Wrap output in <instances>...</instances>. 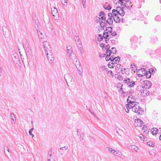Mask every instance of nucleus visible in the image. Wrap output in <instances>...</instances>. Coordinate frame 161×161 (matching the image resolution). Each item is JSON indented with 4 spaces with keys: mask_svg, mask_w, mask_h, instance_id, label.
Wrapping results in <instances>:
<instances>
[{
    "mask_svg": "<svg viewBox=\"0 0 161 161\" xmlns=\"http://www.w3.org/2000/svg\"><path fill=\"white\" fill-rule=\"evenodd\" d=\"M122 67V66L120 64H117L116 66V69L119 70V69H121Z\"/></svg>",
    "mask_w": 161,
    "mask_h": 161,
    "instance_id": "79ce46f5",
    "label": "nucleus"
},
{
    "mask_svg": "<svg viewBox=\"0 0 161 161\" xmlns=\"http://www.w3.org/2000/svg\"><path fill=\"white\" fill-rule=\"evenodd\" d=\"M124 3L123 2H122L121 3V6L123 8V6H124V7H125V4H124Z\"/></svg>",
    "mask_w": 161,
    "mask_h": 161,
    "instance_id": "680f3d73",
    "label": "nucleus"
},
{
    "mask_svg": "<svg viewBox=\"0 0 161 161\" xmlns=\"http://www.w3.org/2000/svg\"><path fill=\"white\" fill-rule=\"evenodd\" d=\"M108 18H113V16L112 15V14L111 13H109L108 14Z\"/></svg>",
    "mask_w": 161,
    "mask_h": 161,
    "instance_id": "6e6d98bb",
    "label": "nucleus"
},
{
    "mask_svg": "<svg viewBox=\"0 0 161 161\" xmlns=\"http://www.w3.org/2000/svg\"><path fill=\"white\" fill-rule=\"evenodd\" d=\"M77 135L79 137L80 140V141H81L83 139V136L84 134L79 129H77Z\"/></svg>",
    "mask_w": 161,
    "mask_h": 161,
    "instance_id": "9b49d317",
    "label": "nucleus"
},
{
    "mask_svg": "<svg viewBox=\"0 0 161 161\" xmlns=\"http://www.w3.org/2000/svg\"><path fill=\"white\" fill-rule=\"evenodd\" d=\"M51 151H49L48 152V155H49V156H48V157H49V158H50V159H51Z\"/></svg>",
    "mask_w": 161,
    "mask_h": 161,
    "instance_id": "13d9d810",
    "label": "nucleus"
},
{
    "mask_svg": "<svg viewBox=\"0 0 161 161\" xmlns=\"http://www.w3.org/2000/svg\"><path fill=\"white\" fill-rule=\"evenodd\" d=\"M140 94L143 97H146L149 94L148 90L147 89H141L139 90Z\"/></svg>",
    "mask_w": 161,
    "mask_h": 161,
    "instance_id": "9d476101",
    "label": "nucleus"
},
{
    "mask_svg": "<svg viewBox=\"0 0 161 161\" xmlns=\"http://www.w3.org/2000/svg\"><path fill=\"white\" fill-rule=\"evenodd\" d=\"M143 122L142 120L140 119H137V121H136L135 123V125L137 127H141L142 124Z\"/></svg>",
    "mask_w": 161,
    "mask_h": 161,
    "instance_id": "ddd939ff",
    "label": "nucleus"
},
{
    "mask_svg": "<svg viewBox=\"0 0 161 161\" xmlns=\"http://www.w3.org/2000/svg\"><path fill=\"white\" fill-rule=\"evenodd\" d=\"M47 161H54L53 160V158H52V159L49 158V157H48L47 158Z\"/></svg>",
    "mask_w": 161,
    "mask_h": 161,
    "instance_id": "052dcab7",
    "label": "nucleus"
},
{
    "mask_svg": "<svg viewBox=\"0 0 161 161\" xmlns=\"http://www.w3.org/2000/svg\"><path fill=\"white\" fill-rule=\"evenodd\" d=\"M104 46H105V44H104L103 43H102V44H101L100 45V46L101 47H104Z\"/></svg>",
    "mask_w": 161,
    "mask_h": 161,
    "instance_id": "338daca9",
    "label": "nucleus"
},
{
    "mask_svg": "<svg viewBox=\"0 0 161 161\" xmlns=\"http://www.w3.org/2000/svg\"><path fill=\"white\" fill-rule=\"evenodd\" d=\"M46 54L49 62L52 64L54 61V58L53 53L51 51H49V52L46 53Z\"/></svg>",
    "mask_w": 161,
    "mask_h": 161,
    "instance_id": "6e6552de",
    "label": "nucleus"
},
{
    "mask_svg": "<svg viewBox=\"0 0 161 161\" xmlns=\"http://www.w3.org/2000/svg\"><path fill=\"white\" fill-rule=\"evenodd\" d=\"M147 144L149 146H151L153 147L154 146V144H153L151 142H147Z\"/></svg>",
    "mask_w": 161,
    "mask_h": 161,
    "instance_id": "09e8293b",
    "label": "nucleus"
},
{
    "mask_svg": "<svg viewBox=\"0 0 161 161\" xmlns=\"http://www.w3.org/2000/svg\"><path fill=\"white\" fill-rule=\"evenodd\" d=\"M130 81V79L128 78H125L123 80V82L125 83H128Z\"/></svg>",
    "mask_w": 161,
    "mask_h": 161,
    "instance_id": "c9c22d12",
    "label": "nucleus"
},
{
    "mask_svg": "<svg viewBox=\"0 0 161 161\" xmlns=\"http://www.w3.org/2000/svg\"><path fill=\"white\" fill-rule=\"evenodd\" d=\"M67 52L69 56V54L73 53V50L72 47L70 45H67L66 46Z\"/></svg>",
    "mask_w": 161,
    "mask_h": 161,
    "instance_id": "f3484780",
    "label": "nucleus"
},
{
    "mask_svg": "<svg viewBox=\"0 0 161 161\" xmlns=\"http://www.w3.org/2000/svg\"><path fill=\"white\" fill-rule=\"evenodd\" d=\"M11 119L12 120L14 121V123L15 120V118L14 115V114H11L10 115Z\"/></svg>",
    "mask_w": 161,
    "mask_h": 161,
    "instance_id": "f704fd0d",
    "label": "nucleus"
},
{
    "mask_svg": "<svg viewBox=\"0 0 161 161\" xmlns=\"http://www.w3.org/2000/svg\"><path fill=\"white\" fill-rule=\"evenodd\" d=\"M64 78L66 82H67L68 81H71V76L70 74H67L65 75Z\"/></svg>",
    "mask_w": 161,
    "mask_h": 161,
    "instance_id": "2eb2a0df",
    "label": "nucleus"
},
{
    "mask_svg": "<svg viewBox=\"0 0 161 161\" xmlns=\"http://www.w3.org/2000/svg\"><path fill=\"white\" fill-rule=\"evenodd\" d=\"M115 58H114V56L113 55H112L110 57V60L111 61H113L114 60V59Z\"/></svg>",
    "mask_w": 161,
    "mask_h": 161,
    "instance_id": "5fc2aeb1",
    "label": "nucleus"
},
{
    "mask_svg": "<svg viewBox=\"0 0 161 161\" xmlns=\"http://www.w3.org/2000/svg\"><path fill=\"white\" fill-rule=\"evenodd\" d=\"M131 149L132 150L137 151L139 149V148L135 145L131 146Z\"/></svg>",
    "mask_w": 161,
    "mask_h": 161,
    "instance_id": "cd10ccee",
    "label": "nucleus"
},
{
    "mask_svg": "<svg viewBox=\"0 0 161 161\" xmlns=\"http://www.w3.org/2000/svg\"><path fill=\"white\" fill-rule=\"evenodd\" d=\"M112 13L113 16L119 15L116 12L115 9H114L112 10Z\"/></svg>",
    "mask_w": 161,
    "mask_h": 161,
    "instance_id": "7c9ffc66",
    "label": "nucleus"
},
{
    "mask_svg": "<svg viewBox=\"0 0 161 161\" xmlns=\"http://www.w3.org/2000/svg\"><path fill=\"white\" fill-rule=\"evenodd\" d=\"M62 4L65 6H67V1L66 0H62Z\"/></svg>",
    "mask_w": 161,
    "mask_h": 161,
    "instance_id": "ea45409f",
    "label": "nucleus"
},
{
    "mask_svg": "<svg viewBox=\"0 0 161 161\" xmlns=\"http://www.w3.org/2000/svg\"><path fill=\"white\" fill-rule=\"evenodd\" d=\"M131 67L132 69V70H136V68L135 65L134 64H132L131 65Z\"/></svg>",
    "mask_w": 161,
    "mask_h": 161,
    "instance_id": "37998d69",
    "label": "nucleus"
},
{
    "mask_svg": "<svg viewBox=\"0 0 161 161\" xmlns=\"http://www.w3.org/2000/svg\"><path fill=\"white\" fill-rule=\"evenodd\" d=\"M118 13L119 15L121 16H123L125 14V12L123 11V9L122 8Z\"/></svg>",
    "mask_w": 161,
    "mask_h": 161,
    "instance_id": "2f4dec72",
    "label": "nucleus"
},
{
    "mask_svg": "<svg viewBox=\"0 0 161 161\" xmlns=\"http://www.w3.org/2000/svg\"><path fill=\"white\" fill-rule=\"evenodd\" d=\"M111 53L113 54H114L116 52V50L115 48L112 47L110 50Z\"/></svg>",
    "mask_w": 161,
    "mask_h": 161,
    "instance_id": "72a5a7b5",
    "label": "nucleus"
},
{
    "mask_svg": "<svg viewBox=\"0 0 161 161\" xmlns=\"http://www.w3.org/2000/svg\"><path fill=\"white\" fill-rule=\"evenodd\" d=\"M33 130H34V128H32L29 130V134L30 135H31L32 134V132Z\"/></svg>",
    "mask_w": 161,
    "mask_h": 161,
    "instance_id": "3c124183",
    "label": "nucleus"
},
{
    "mask_svg": "<svg viewBox=\"0 0 161 161\" xmlns=\"http://www.w3.org/2000/svg\"><path fill=\"white\" fill-rule=\"evenodd\" d=\"M117 35L116 32L115 31H112V32L109 34L110 35H111L112 36H115Z\"/></svg>",
    "mask_w": 161,
    "mask_h": 161,
    "instance_id": "a18cd8bd",
    "label": "nucleus"
},
{
    "mask_svg": "<svg viewBox=\"0 0 161 161\" xmlns=\"http://www.w3.org/2000/svg\"><path fill=\"white\" fill-rule=\"evenodd\" d=\"M103 8L109 10L111 9V7L109 4L106 3L103 6Z\"/></svg>",
    "mask_w": 161,
    "mask_h": 161,
    "instance_id": "4be33fe9",
    "label": "nucleus"
},
{
    "mask_svg": "<svg viewBox=\"0 0 161 161\" xmlns=\"http://www.w3.org/2000/svg\"><path fill=\"white\" fill-rule=\"evenodd\" d=\"M156 151L153 149L150 150L149 152L150 156L151 158L154 157L156 155Z\"/></svg>",
    "mask_w": 161,
    "mask_h": 161,
    "instance_id": "aec40b11",
    "label": "nucleus"
},
{
    "mask_svg": "<svg viewBox=\"0 0 161 161\" xmlns=\"http://www.w3.org/2000/svg\"><path fill=\"white\" fill-rule=\"evenodd\" d=\"M2 29L3 31H4V30H6L7 29V27L6 26H3L2 27Z\"/></svg>",
    "mask_w": 161,
    "mask_h": 161,
    "instance_id": "0e129e2a",
    "label": "nucleus"
},
{
    "mask_svg": "<svg viewBox=\"0 0 161 161\" xmlns=\"http://www.w3.org/2000/svg\"><path fill=\"white\" fill-rule=\"evenodd\" d=\"M134 97L133 96L130 95L129 96L127 100V102L128 103H131L133 102H135Z\"/></svg>",
    "mask_w": 161,
    "mask_h": 161,
    "instance_id": "a211bd4d",
    "label": "nucleus"
},
{
    "mask_svg": "<svg viewBox=\"0 0 161 161\" xmlns=\"http://www.w3.org/2000/svg\"><path fill=\"white\" fill-rule=\"evenodd\" d=\"M120 19L121 21H120L121 22H124V19H123L122 18V19Z\"/></svg>",
    "mask_w": 161,
    "mask_h": 161,
    "instance_id": "774afa93",
    "label": "nucleus"
},
{
    "mask_svg": "<svg viewBox=\"0 0 161 161\" xmlns=\"http://www.w3.org/2000/svg\"><path fill=\"white\" fill-rule=\"evenodd\" d=\"M131 110L133 112L137 113L138 115H142L144 112L143 108L140 107L138 104L135 105Z\"/></svg>",
    "mask_w": 161,
    "mask_h": 161,
    "instance_id": "20e7f679",
    "label": "nucleus"
},
{
    "mask_svg": "<svg viewBox=\"0 0 161 161\" xmlns=\"http://www.w3.org/2000/svg\"><path fill=\"white\" fill-rule=\"evenodd\" d=\"M43 46L46 53L47 52H49V51H51V46L47 41L43 42Z\"/></svg>",
    "mask_w": 161,
    "mask_h": 161,
    "instance_id": "1a4fd4ad",
    "label": "nucleus"
},
{
    "mask_svg": "<svg viewBox=\"0 0 161 161\" xmlns=\"http://www.w3.org/2000/svg\"><path fill=\"white\" fill-rule=\"evenodd\" d=\"M109 36L110 35L108 32H105L103 33V37L106 39L105 41L106 43H108L107 42V40H106V39H107L108 37H109Z\"/></svg>",
    "mask_w": 161,
    "mask_h": 161,
    "instance_id": "b1692460",
    "label": "nucleus"
},
{
    "mask_svg": "<svg viewBox=\"0 0 161 161\" xmlns=\"http://www.w3.org/2000/svg\"><path fill=\"white\" fill-rule=\"evenodd\" d=\"M74 39L76 42H78L79 40V36H75L74 37Z\"/></svg>",
    "mask_w": 161,
    "mask_h": 161,
    "instance_id": "de8ad7c7",
    "label": "nucleus"
},
{
    "mask_svg": "<svg viewBox=\"0 0 161 161\" xmlns=\"http://www.w3.org/2000/svg\"><path fill=\"white\" fill-rule=\"evenodd\" d=\"M108 74H110L111 75L113 76V74L111 71H109L108 72Z\"/></svg>",
    "mask_w": 161,
    "mask_h": 161,
    "instance_id": "4d7b16f0",
    "label": "nucleus"
},
{
    "mask_svg": "<svg viewBox=\"0 0 161 161\" xmlns=\"http://www.w3.org/2000/svg\"><path fill=\"white\" fill-rule=\"evenodd\" d=\"M37 32L38 36L40 37V38L41 39H43L44 36L43 35L42 33L40 31H38Z\"/></svg>",
    "mask_w": 161,
    "mask_h": 161,
    "instance_id": "c756f323",
    "label": "nucleus"
},
{
    "mask_svg": "<svg viewBox=\"0 0 161 161\" xmlns=\"http://www.w3.org/2000/svg\"><path fill=\"white\" fill-rule=\"evenodd\" d=\"M99 16L101 19H102V21L103 20H106V17H105V14L103 12H101L99 14Z\"/></svg>",
    "mask_w": 161,
    "mask_h": 161,
    "instance_id": "6ab92c4d",
    "label": "nucleus"
},
{
    "mask_svg": "<svg viewBox=\"0 0 161 161\" xmlns=\"http://www.w3.org/2000/svg\"><path fill=\"white\" fill-rule=\"evenodd\" d=\"M122 8L120 7H117L116 8V9H115V10L116 12H117V13H118L119 12V11L121 10Z\"/></svg>",
    "mask_w": 161,
    "mask_h": 161,
    "instance_id": "49530a36",
    "label": "nucleus"
},
{
    "mask_svg": "<svg viewBox=\"0 0 161 161\" xmlns=\"http://www.w3.org/2000/svg\"><path fill=\"white\" fill-rule=\"evenodd\" d=\"M109 56H107L105 58V60L107 61H109V60H110V58L109 57Z\"/></svg>",
    "mask_w": 161,
    "mask_h": 161,
    "instance_id": "bf43d9fd",
    "label": "nucleus"
},
{
    "mask_svg": "<svg viewBox=\"0 0 161 161\" xmlns=\"http://www.w3.org/2000/svg\"><path fill=\"white\" fill-rule=\"evenodd\" d=\"M135 84V82L132 81L130 82L129 83H128L127 85L129 87H132L134 86Z\"/></svg>",
    "mask_w": 161,
    "mask_h": 161,
    "instance_id": "bb28decb",
    "label": "nucleus"
},
{
    "mask_svg": "<svg viewBox=\"0 0 161 161\" xmlns=\"http://www.w3.org/2000/svg\"><path fill=\"white\" fill-rule=\"evenodd\" d=\"M82 3V4L83 7L84 8H85L86 7V5H85V3H86V0H81Z\"/></svg>",
    "mask_w": 161,
    "mask_h": 161,
    "instance_id": "c03bdc74",
    "label": "nucleus"
},
{
    "mask_svg": "<svg viewBox=\"0 0 161 161\" xmlns=\"http://www.w3.org/2000/svg\"><path fill=\"white\" fill-rule=\"evenodd\" d=\"M108 66L110 68H113L114 67L115 65L114 64L112 63H111L108 64Z\"/></svg>",
    "mask_w": 161,
    "mask_h": 161,
    "instance_id": "58836bf2",
    "label": "nucleus"
},
{
    "mask_svg": "<svg viewBox=\"0 0 161 161\" xmlns=\"http://www.w3.org/2000/svg\"><path fill=\"white\" fill-rule=\"evenodd\" d=\"M106 31H107L108 32H107L109 34L112 32L113 31V29L112 28L110 27H108L107 28Z\"/></svg>",
    "mask_w": 161,
    "mask_h": 161,
    "instance_id": "473e14b6",
    "label": "nucleus"
},
{
    "mask_svg": "<svg viewBox=\"0 0 161 161\" xmlns=\"http://www.w3.org/2000/svg\"><path fill=\"white\" fill-rule=\"evenodd\" d=\"M117 79L119 80H123V78L120 75H117Z\"/></svg>",
    "mask_w": 161,
    "mask_h": 161,
    "instance_id": "8fccbe9b",
    "label": "nucleus"
},
{
    "mask_svg": "<svg viewBox=\"0 0 161 161\" xmlns=\"http://www.w3.org/2000/svg\"><path fill=\"white\" fill-rule=\"evenodd\" d=\"M142 131L143 132L144 135L140 134L139 136V137L141 141H147V138L145 136V135L146 136L148 134L149 130L148 129L147 126L144 125L142 129Z\"/></svg>",
    "mask_w": 161,
    "mask_h": 161,
    "instance_id": "f03ea898",
    "label": "nucleus"
},
{
    "mask_svg": "<svg viewBox=\"0 0 161 161\" xmlns=\"http://www.w3.org/2000/svg\"><path fill=\"white\" fill-rule=\"evenodd\" d=\"M113 19H114V21L117 23L119 22H120V21H121V19H120L118 15L115 16H113Z\"/></svg>",
    "mask_w": 161,
    "mask_h": 161,
    "instance_id": "5701e85b",
    "label": "nucleus"
},
{
    "mask_svg": "<svg viewBox=\"0 0 161 161\" xmlns=\"http://www.w3.org/2000/svg\"><path fill=\"white\" fill-rule=\"evenodd\" d=\"M68 148V147L67 146H64L62 148L61 147V150L62 149L63 150H66Z\"/></svg>",
    "mask_w": 161,
    "mask_h": 161,
    "instance_id": "864d4df0",
    "label": "nucleus"
},
{
    "mask_svg": "<svg viewBox=\"0 0 161 161\" xmlns=\"http://www.w3.org/2000/svg\"><path fill=\"white\" fill-rule=\"evenodd\" d=\"M51 12L53 16V17L56 22L60 23L59 16V13L57 9L55 7L51 8Z\"/></svg>",
    "mask_w": 161,
    "mask_h": 161,
    "instance_id": "7ed1b4c3",
    "label": "nucleus"
},
{
    "mask_svg": "<svg viewBox=\"0 0 161 161\" xmlns=\"http://www.w3.org/2000/svg\"><path fill=\"white\" fill-rule=\"evenodd\" d=\"M33 23L36 28H39L40 24L38 19L36 17L33 19Z\"/></svg>",
    "mask_w": 161,
    "mask_h": 161,
    "instance_id": "f8f14e48",
    "label": "nucleus"
},
{
    "mask_svg": "<svg viewBox=\"0 0 161 161\" xmlns=\"http://www.w3.org/2000/svg\"><path fill=\"white\" fill-rule=\"evenodd\" d=\"M101 69H102V70L103 71H107V69H107V68H105V66H103L101 67Z\"/></svg>",
    "mask_w": 161,
    "mask_h": 161,
    "instance_id": "603ef678",
    "label": "nucleus"
},
{
    "mask_svg": "<svg viewBox=\"0 0 161 161\" xmlns=\"http://www.w3.org/2000/svg\"><path fill=\"white\" fill-rule=\"evenodd\" d=\"M106 49H108L107 50H108V49L109 48V45H107L106 46Z\"/></svg>",
    "mask_w": 161,
    "mask_h": 161,
    "instance_id": "69168bd1",
    "label": "nucleus"
},
{
    "mask_svg": "<svg viewBox=\"0 0 161 161\" xmlns=\"http://www.w3.org/2000/svg\"><path fill=\"white\" fill-rule=\"evenodd\" d=\"M143 84L146 86V88H149L151 86V83L148 80L144 81Z\"/></svg>",
    "mask_w": 161,
    "mask_h": 161,
    "instance_id": "dca6fc26",
    "label": "nucleus"
},
{
    "mask_svg": "<svg viewBox=\"0 0 161 161\" xmlns=\"http://www.w3.org/2000/svg\"><path fill=\"white\" fill-rule=\"evenodd\" d=\"M151 131L153 135H156L158 131V130L156 128H153L151 130Z\"/></svg>",
    "mask_w": 161,
    "mask_h": 161,
    "instance_id": "412c9836",
    "label": "nucleus"
},
{
    "mask_svg": "<svg viewBox=\"0 0 161 161\" xmlns=\"http://www.w3.org/2000/svg\"><path fill=\"white\" fill-rule=\"evenodd\" d=\"M95 20L97 22H99L100 23H101L103 22L102 19H101L100 18L97 17L96 18Z\"/></svg>",
    "mask_w": 161,
    "mask_h": 161,
    "instance_id": "c85d7f7f",
    "label": "nucleus"
},
{
    "mask_svg": "<svg viewBox=\"0 0 161 161\" xmlns=\"http://www.w3.org/2000/svg\"><path fill=\"white\" fill-rule=\"evenodd\" d=\"M106 149L111 154L114 155L115 156L118 157H121V156L122 154L119 151L115 150L109 147H107Z\"/></svg>",
    "mask_w": 161,
    "mask_h": 161,
    "instance_id": "39448f33",
    "label": "nucleus"
},
{
    "mask_svg": "<svg viewBox=\"0 0 161 161\" xmlns=\"http://www.w3.org/2000/svg\"><path fill=\"white\" fill-rule=\"evenodd\" d=\"M68 56L69 59L73 61V62L74 63L76 66L77 65H78L79 64V62L77 61L78 58L75 53H71L70 54H69Z\"/></svg>",
    "mask_w": 161,
    "mask_h": 161,
    "instance_id": "0eeeda50",
    "label": "nucleus"
},
{
    "mask_svg": "<svg viewBox=\"0 0 161 161\" xmlns=\"http://www.w3.org/2000/svg\"><path fill=\"white\" fill-rule=\"evenodd\" d=\"M160 18V17L158 16H156L155 18V19L156 20H158V18Z\"/></svg>",
    "mask_w": 161,
    "mask_h": 161,
    "instance_id": "e2e57ef3",
    "label": "nucleus"
},
{
    "mask_svg": "<svg viewBox=\"0 0 161 161\" xmlns=\"http://www.w3.org/2000/svg\"><path fill=\"white\" fill-rule=\"evenodd\" d=\"M138 103L136 102H133L131 103H128L125 105V109L126 113L129 112V109L133 108V107L135 106V105L138 104Z\"/></svg>",
    "mask_w": 161,
    "mask_h": 161,
    "instance_id": "423d86ee",
    "label": "nucleus"
},
{
    "mask_svg": "<svg viewBox=\"0 0 161 161\" xmlns=\"http://www.w3.org/2000/svg\"><path fill=\"white\" fill-rule=\"evenodd\" d=\"M105 21L109 25H112L113 23L112 18H108L107 20Z\"/></svg>",
    "mask_w": 161,
    "mask_h": 161,
    "instance_id": "393cba45",
    "label": "nucleus"
},
{
    "mask_svg": "<svg viewBox=\"0 0 161 161\" xmlns=\"http://www.w3.org/2000/svg\"><path fill=\"white\" fill-rule=\"evenodd\" d=\"M98 41H101L103 39V36L100 34H98Z\"/></svg>",
    "mask_w": 161,
    "mask_h": 161,
    "instance_id": "e433bc0d",
    "label": "nucleus"
},
{
    "mask_svg": "<svg viewBox=\"0 0 161 161\" xmlns=\"http://www.w3.org/2000/svg\"><path fill=\"white\" fill-rule=\"evenodd\" d=\"M138 75L140 77H142L146 75L147 78L151 77V74L149 71H146L144 69L142 68L139 69L137 72Z\"/></svg>",
    "mask_w": 161,
    "mask_h": 161,
    "instance_id": "f257e3e1",
    "label": "nucleus"
},
{
    "mask_svg": "<svg viewBox=\"0 0 161 161\" xmlns=\"http://www.w3.org/2000/svg\"><path fill=\"white\" fill-rule=\"evenodd\" d=\"M4 152L5 155L7 156L6 154V150H7L8 152H9V150L8 149V147L7 146H4Z\"/></svg>",
    "mask_w": 161,
    "mask_h": 161,
    "instance_id": "a19ab883",
    "label": "nucleus"
},
{
    "mask_svg": "<svg viewBox=\"0 0 161 161\" xmlns=\"http://www.w3.org/2000/svg\"><path fill=\"white\" fill-rule=\"evenodd\" d=\"M127 2L124 3L125 6L127 8L130 9L132 8V5H131V2L130 0L127 1Z\"/></svg>",
    "mask_w": 161,
    "mask_h": 161,
    "instance_id": "4468645a",
    "label": "nucleus"
},
{
    "mask_svg": "<svg viewBox=\"0 0 161 161\" xmlns=\"http://www.w3.org/2000/svg\"><path fill=\"white\" fill-rule=\"evenodd\" d=\"M120 60V57H115L113 61L114 63L117 64L118 63Z\"/></svg>",
    "mask_w": 161,
    "mask_h": 161,
    "instance_id": "a878e982",
    "label": "nucleus"
},
{
    "mask_svg": "<svg viewBox=\"0 0 161 161\" xmlns=\"http://www.w3.org/2000/svg\"><path fill=\"white\" fill-rule=\"evenodd\" d=\"M112 53H111V52L110 51V50H107L106 52V55L107 56H110L111 54Z\"/></svg>",
    "mask_w": 161,
    "mask_h": 161,
    "instance_id": "4c0bfd02",
    "label": "nucleus"
}]
</instances>
